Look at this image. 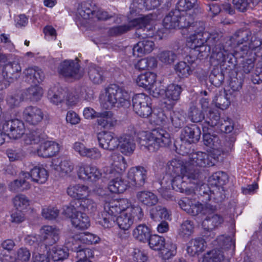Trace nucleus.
I'll return each mask as SVG.
<instances>
[{
  "mask_svg": "<svg viewBox=\"0 0 262 262\" xmlns=\"http://www.w3.org/2000/svg\"><path fill=\"white\" fill-rule=\"evenodd\" d=\"M185 59L189 64L186 61H180L174 67L176 73L180 77H187L192 74L193 70L191 66L194 63L195 59H193L191 56H188Z\"/></svg>",
  "mask_w": 262,
  "mask_h": 262,
  "instance_id": "obj_24",
  "label": "nucleus"
},
{
  "mask_svg": "<svg viewBox=\"0 0 262 262\" xmlns=\"http://www.w3.org/2000/svg\"><path fill=\"white\" fill-rule=\"evenodd\" d=\"M48 178V171L41 166H35L31 169V178L34 182L43 184L47 181Z\"/></svg>",
  "mask_w": 262,
  "mask_h": 262,
  "instance_id": "obj_33",
  "label": "nucleus"
},
{
  "mask_svg": "<svg viewBox=\"0 0 262 262\" xmlns=\"http://www.w3.org/2000/svg\"><path fill=\"white\" fill-rule=\"evenodd\" d=\"M42 94L43 90L42 88L36 85L25 90L21 95L24 98L26 99L36 102L40 99Z\"/></svg>",
  "mask_w": 262,
  "mask_h": 262,
  "instance_id": "obj_37",
  "label": "nucleus"
},
{
  "mask_svg": "<svg viewBox=\"0 0 262 262\" xmlns=\"http://www.w3.org/2000/svg\"><path fill=\"white\" fill-rule=\"evenodd\" d=\"M55 169L62 175L67 174L73 171L74 165L70 160L62 158L59 164L56 165Z\"/></svg>",
  "mask_w": 262,
  "mask_h": 262,
  "instance_id": "obj_59",
  "label": "nucleus"
},
{
  "mask_svg": "<svg viewBox=\"0 0 262 262\" xmlns=\"http://www.w3.org/2000/svg\"><path fill=\"white\" fill-rule=\"evenodd\" d=\"M188 117L194 123L200 122L205 119L202 111L193 104L189 108Z\"/></svg>",
  "mask_w": 262,
  "mask_h": 262,
  "instance_id": "obj_60",
  "label": "nucleus"
},
{
  "mask_svg": "<svg viewBox=\"0 0 262 262\" xmlns=\"http://www.w3.org/2000/svg\"><path fill=\"white\" fill-rule=\"evenodd\" d=\"M194 225L193 222L186 220L181 224L178 231V235L182 238L187 239L193 233Z\"/></svg>",
  "mask_w": 262,
  "mask_h": 262,
  "instance_id": "obj_44",
  "label": "nucleus"
},
{
  "mask_svg": "<svg viewBox=\"0 0 262 262\" xmlns=\"http://www.w3.org/2000/svg\"><path fill=\"white\" fill-rule=\"evenodd\" d=\"M156 81V75L151 72H146L139 75L136 82L141 87L144 88L150 91H154V84Z\"/></svg>",
  "mask_w": 262,
  "mask_h": 262,
  "instance_id": "obj_26",
  "label": "nucleus"
},
{
  "mask_svg": "<svg viewBox=\"0 0 262 262\" xmlns=\"http://www.w3.org/2000/svg\"><path fill=\"white\" fill-rule=\"evenodd\" d=\"M236 141L235 136L233 135L227 136L223 144L220 140V147L217 150L221 151L223 154H228L233 150L234 144Z\"/></svg>",
  "mask_w": 262,
  "mask_h": 262,
  "instance_id": "obj_52",
  "label": "nucleus"
},
{
  "mask_svg": "<svg viewBox=\"0 0 262 262\" xmlns=\"http://www.w3.org/2000/svg\"><path fill=\"white\" fill-rule=\"evenodd\" d=\"M79 177L85 180L96 181L102 176V173L97 167L92 165H82L78 171Z\"/></svg>",
  "mask_w": 262,
  "mask_h": 262,
  "instance_id": "obj_18",
  "label": "nucleus"
},
{
  "mask_svg": "<svg viewBox=\"0 0 262 262\" xmlns=\"http://www.w3.org/2000/svg\"><path fill=\"white\" fill-rule=\"evenodd\" d=\"M119 96H116L115 107H127L130 105V97L128 92L121 87L118 86Z\"/></svg>",
  "mask_w": 262,
  "mask_h": 262,
  "instance_id": "obj_48",
  "label": "nucleus"
},
{
  "mask_svg": "<svg viewBox=\"0 0 262 262\" xmlns=\"http://www.w3.org/2000/svg\"><path fill=\"white\" fill-rule=\"evenodd\" d=\"M21 71V68L18 62H9L3 67V75L5 80L2 81L5 83L6 81L9 83L13 82L19 77Z\"/></svg>",
  "mask_w": 262,
  "mask_h": 262,
  "instance_id": "obj_11",
  "label": "nucleus"
},
{
  "mask_svg": "<svg viewBox=\"0 0 262 262\" xmlns=\"http://www.w3.org/2000/svg\"><path fill=\"white\" fill-rule=\"evenodd\" d=\"M98 124L106 129H111L117 124V120L110 111H106L100 114L97 119Z\"/></svg>",
  "mask_w": 262,
  "mask_h": 262,
  "instance_id": "obj_27",
  "label": "nucleus"
},
{
  "mask_svg": "<svg viewBox=\"0 0 262 262\" xmlns=\"http://www.w3.org/2000/svg\"><path fill=\"white\" fill-rule=\"evenodd\" d=\"M203 139L204 144L209 147L217 149L220 147V139L216 135L203 134Z\"/></svg>",
  "mask_w": 262,
  "mask_h": 262,
  "instance_id": "obj_53",
  "label": "nucleus"
},
{
  "mask_svg": "<svg viewBox=\"0 0 262 262\" xmlns=\"http://www.w3.org/2000/svg\"><path fill=\"white\" fill-rule=\"evenodd\" d=\"M228 95V94L224 91L215 96L213 101L216 107L224 110L229 107L230 101Z\"/></svg>",
  "mask_w": 262,
  "mask_h": 262,
  "instance_id": "obj_50",
  "label": "nucleus"
},
{
  "mask_svg": "<svg viewBox=\"0 0 262 262\" xmlns=\"http://www.w3.org/2000/svg\"><path fill=\"white\" fill-rule=\"evenodd\" d=\"M224 259L223 252L217 248L207 252L203 258V262H221Z\"/></svg>",
  "mask_w": 262,
  "mask_h": 262,
  "instance_id": "obj_46",
  "label": "nucleus"
},
{
  "mask_svg": "<svg viewBox=\"0 0 262 262\" xmlns=\"http://www.w3.org/2000/svg\"><path fill=\"white\" fill-rule=\"evenodd\" d=\"M3 131L6 134V137L17 139L25 133L24 123L18 119H11L6 121L3 125Z\"/></svg>",
  "mask_w": 262,
  "mask_h": 262,
  "instance_id": "obj_7",
  "label": "nucleus"
},
{
  "mask_svg": "<svg viewBox=\"0 0 262 262\" xmlns=\"http://www.w3.org/2000/svg\"><path fill=\"white\" fill-rule=\"evenodd\" d=\"M170 119L175 127L180 128L185 122V115L183 112H172L170 114Z\"/></svg>",
  "mask_w": 262,
  "mask_h": 262,
  "instance_id": "obj_61",
  "label": "nucleus"
},
{
  "mask_svg": "<svg viewBox=\"0 0 262 262\" xmlns=\"http://www.w3.org/2000/svg\"><path fill=\"white\" fill-rule=\"evenodd\" d=\"M217 159L212 154L198 151L192 152L189 156V164L193 166L210 167L215 165Z\"/></svg>",
  "mask_w": 262,
  "mask_h": 262,
  "instance_id": "obj_8",
  "label": "nucleus"
},
{
  "mask_svg": "<svg viewBox=\"0 0 262 262\" xmlns=\"http://www.w3.org/2000/svg\"><path fill=\"white\" fill-rule=\"evenodd\" d=\"M95 5H92L89 2H84L78 8L77 16L84 19L94 18V13L95 11Z\"/></svg>",
  "mask_w": 262,
  "mask_h": 262,
  "instance_id": "obj_40",
  "label": "nucleus"
},
{
  "mask_svg": "<svg viewBox=\"0 0 262 262\" xmlns=\"http://www.w3.org/2000/svg\"><path fill=\"white\" fill-rule=\"evenodd\" d=\"M145 27L137 28L136 35L138 37H142L143 40L139 41L133 48V54L134 56H141L142 55L150 53L154 49L155 43L153 41L146 37V34H141V31Z\"/></svg>",
  "mask_w": 262,
  "mask_h": 262,
  "instance_id": "obj_5",
  "label": "nucleus"
},
{
  "mask_svg": "<svg viewBox=\"0 0 262 262\" xmlns=\"http://www.w3.org/2000/svg\"><path fill=\"white\" fill-rule=\"evenodd\" d=\"M72 224L78 229H85L90 226V219L84 213L79 211L72 220Z\"/></svg>",
  "mask_w": 262,
  "mask_h": 262,
  "instance_id": "obj_38",
  "label": "nucleus"
},
{
  "mask_svg": "<svg viewBox=\"0 0 262 262\" xmlns=\"http://www.w3.org/2000/svg\"><path fill=\"white\" fill-rule=\"evenodd\" d=\"M88 73L90 79L94 83L100 84L103 81V72L100 68H91Z\"/></svg>",
  "mask_w": 262,
  "mask_h": 262,
  "instance_id": "obj_63",
  "label": "nucleus"
},
{
  "mask_svg": "<svg viewBox=\"0 0 262 262\" xmlns=\"http://www.w3.org/2000/svg\"><path fill=\"white\" fill-rule=\"evenodd\" d=\"M208 33L190 34L188 38V43L189 47L192 49H195L198 47L206 43V36Z\"/></svg>",
  "mask_w": 262,
  "mask_h": 262,
  "instance_id": "obj_54",
  "label": "nucleus"
},
{
  "mask_svg": "<svg viewBox=\"0 0 262 262\" xmlns=\"http://www.w3.org/2000/svg\"><path fill=\"white\" fill-rule=\"evenodd\" d=\"M200 127L195 124L185 126L181 131V138L189 144L197 143L201 137Z\"/></svg>",
  "mask_w": 262,
  "mask_h": 262,
  "instance_id": "obj_16",
  "label": "nucleus"
},
{
  "mask_svg": "<svg viewBox=\"0 0 262 262\" xmlns=\"http://www.w3.org/2000/svg\"><path fill=\"white\" fill-rule=\"evenodd\" d=\"M112 167L108 169L110 175H120L127 167V163L124 158L117 153H114L111 156Z\"/></svg>",
  "mask_w": 262,
  "mask_h": 262,
  "instance_id": "obj_17",
  "label": "nucleus"
},
{
  "mask_svg": "<svg viewBox=\"0 0 262 262\" xmlns=\"http://www.w3.org/2000/svg\"><path fill=\"white\" fill-rule=\"evenodd\" d=\"M118 139L120 151L125 155L132 154L136 148L134 137L130 135L125 134Z\"/></svg>",
  "mask_w": 262,
  "mask_h": 262,
  "instance_id": "obj_21",
  "label": "nucleus"
},
{
  "mask_svg": "<svg viewBox=\"0 0 262 262\" xmlns=\"http://www.w3.org/2000/svg\"><path fill=\"white\" fill-rule=\"evenodd\" d=\"M210 181L215 185L222 187L228 182V176L225 172L217 171L212 175Z\"/></svg>",
  "mask_w": 262,
  "mask_h": 262,
  "instance_id": "obj_58",
  "label": "nucleus"
},
{
  "mask_svg": "<svg viewBox=\"0 0 262 262\" xmlns=\"http://www.w3.org/2000/svg\"><path fill=\"white\" fill-rule=\"evenodd\" d=\"M186 164L179 159H174L168 162L167 164V172L171 177L182 176Z\"/></svg>",
  "mask_w": 262,
  "mask_h": 262,
  "instance_id": "obj_25",
  "label": "nucleus"
},
{
  "mask_svg": "<svg viewBox=\"0 0 262 262\" xmlns=\"http://www.w3.org/2000/svg\"><path fill=\"white\" fill-rule=\"evenodd\" d=\"M23 118L28 124L36 125L43 119V113L41 109L36 106H29L24 109Z\"/></svg>",
  "mask_w": 262,
  "mask_h": 262,
  "instance_id": "obj_13",
  "label": "nucleus"
},
{
  "mask_svg": "<svg viewBox=\"0 0 262 262\" xmlns=\"http://www.w3.org/2000/svg\"><path fill=\"white\" fill-rule=\"evenodd\" d=\"M126 209H128V203L126 200H111L105 202L104 204V212L112 216H116L119 213L123 212Z\"/></svg>",
  "mask_w": 262,
  "mask_h": 262,
  "instance_id": "obj_15",
  "label": "nucleus"
},
{
  "mask_svg": "<svg viewBox=\"0 0 262 262\" xmlns=\"http://www.w3.org/2000/svg\"><path fill=\"white\" fill-rule=\"evenodd\" d=\"M58 71L60 74L66 78L79 79L83 76V72L80 70V66L77 61L66 60L61 63Z\"/></svg>",
  "mask_w": 262,
  "mask_h": 262,
  "instance_id": "obj_6",
  "label": "nucleus"
},
{
  "mask_svg": "<svg viewBox=\"0 0 262 262\" xmlns=\"http://www.w3.org/2000/svg\"><path fill=\"white\" fill-rule=\"evenodd\" d=\"M44 139V135L40 129L31 130L27 133L24 141L26 144H38Z\"/></svg>",
  "mask_w": 262,
  "mask_h": 262,
  "instance_id": "obj_47",
  "label": "nucleus"
},
{
  "mask_svg": "<svg viewBox=\"0 0 262 262\" xmlns=\"http://www.w3.org/2000/svg\"><path fill=\"white\" fill-rule=\"evenodd\" d=\"M170 142L169 133L163 127H158L146 135L145 146L149 151L154 152L160 147L169 145Z\"/></svg>",
  "mask_w": 262,
  "mask_h": 262,
  "instance_id": "obj_2",
  "label": "nucleus"
},
{
  "mask_svg": "<svg viewBox=\"0 0 262 262\" xmlns=\"http://www.w3.org/2000/svg\"><path fill=\"white\" fill-rule=\"evenodd\" d=\"M184 179L183 176L173 177L171 181L172 187L176 191L189 194L192 191L187 186V183Z\"/></svg>",
  "mask_w": 262,
  "mask_h": 262,
  "instance_id": "obj_39",
  "label": "nucleus"
},
{
  "mask_svg": "<svg viewBox=\"0 0 262 262\" xmlns=\"http://www.w3.org/2000/svg\"><path fill=\"white\" fill-rule=\"evenodd\" d=\"M139 201L145 206L151 207L156 205L158 202V196L149 191H141L137 193Z\"/></svg>",
  "mask_w": 262,
  "mask_h": 262,
  "instance_id": "obj_29",
  "label": "nucleus"
},
{
  "mask_svg": "<svg viewBox=\"0 0 262 262\" xmlns=\"http://www.w3.org/2000/svg\"><path fill=\"white\" fill-rule=\"evenodd\" d=\"M112 177H116V178L112 179L109 183L108 188L111 192L114 193L123 192L127 188L126 182L124 181L120 175H111ZM111 177V176L110 177Z\"/></svg>",
  "mask_w": 262,
  "mask_h": 262,
  "instance_id": "obj_32",
  "label": "nucleus"
},
{
  "mask_svg": "<svg viewBox=\"0 0 262 262\" xmlns=\"http://www.w3.org/2000/svg\"><path fill=\"white\" fill-rule=\"evenodd\" d=\"M41 238L46 246H51L59 239V231L50 226H45L41 229Z\"/></svg>",
  "mask_w": 262,
  "mask_h": 262,
  "instance_id": "obj_19",
  "label": "nucleus"
},
{
  "mask_svg": "<svg viewBox=\"0 0 262 262\" xmlns=\"http://www.w3.org/2000/svg\"><path fill=\"white\" fill-rule=\"evenodd\" d=\"M50 254L54 261H59L68 257V249L67 248L54 247L50 251Z\"/></svg>",
  "mask_w": 262,
  "mask_h": 262,
  "instance_id": "obj_56",
  "label": "nucleus"
},
{
  "mask_svg": "<svg viewBox=\"0 0 262 262\" xmlns=\"http://www.w3.org/2000/svg\"><path fill=\"white\" fill-rule=\"evenodd\" d=\"M151 218L156 222L165 221L169 219V214L165 207L161 206H157L152 208L150 211Z\"/></svg>",
  "mask_w": 262,
  "mask_h": 262,
  "instance_id": "obj_42",
  "label": "nucleus"
},
{
  "mask_svg": "<svg viewBox=\"0 0 262 262\" xmlns=\"http://www.w3.org/2000/svg\"><path fill=\"white\" fill-rule=\"evenodd\" d=\"M134 111L139 116L143 118H147L152 113L150 98L141 93L135 95L132 99Z\"/></svg>",
  "mask_w": 262,
  "mask_h": 262,
  "instance_id": "obj_3",
  "label": "nucleus"
},
{
  "mask_svg": "<svg viewBox=\"0 0 262 262\" xmlns=\"http://www.w3.org/2000/svg\"><path fill=\"white\" fill-rule=\"evenodd\" d=\"M75 243H82L88 245L96 244L99 241V237L89 232L81 233L77 235L72 239Z\"/></svg>",
  "mask_w": 262,
  "mask_h": 262,
  "instance_id": "obj_43",
  "label": "nucleus"
},
{
  "mask_svg": "<svg viewBox=\"0 0 262 262\" xmlns=\"http://www.w3.org/2000/svg\"><path fill=\"white\" fill-rule=\"evenodd\" d=\"M149 19L147 17H140L134 19L128 24L117 26L110 28L108 30V34L111 36L121 35L130 30L133 28H142L149 24Z\"/></svg>",
  "mask_w": 262,
  "mask_h": 262,
  "instance_id": "obj_4",
  "label": "nucleus"
},
{
  "mask_svg": "<svg viewBox=\"0 0 262 262\" xmlns=\"http://www.w3.org/2000/svg\"><path fill=\"white\" fill-rule=\"evenodd\" d=\"M147 242L150 247L154 250H161L165 246V238L156 234L151 235Z\"/></svg>",
  "mask_w": 262,
  "mask_h": 262,
  "instance_id": "obj_55",
  "label": "nucleus"
},
{
  "mask_svg": "<svg viewBox=\"0 0 262 262\" xmlns=\"http://www.w3.org/2000/svg\"><path fill=\"white\" fill-rule=\"evenodd\" d=\"M72 245L71 246L72 251L76 252L75 256L78 259V260H83L90 259L94 256L93 252L89 248H83L79 243H75L72 241Z\"/></svg>",
  "mask_w": 262,
  "mask_h": 262,
  "instance_id": "obj_34",
  "label": "nucleus"
},
{
  "mask_svg": "<svg viewBox=\"0 0 262 262\" xmlns=\"http://www.w3.org/2000/svg\"><path fill=\"white\" fill-rule=\"evenodd\" d=\"M88 187L77 184L70 185L67 188V193L71 197L75 199V200H82L88 193Z\"/></svg>",
  "mask_w": 262,
  "mask_h": 262,
  "instance_id": "obj_28",
  "label": "nucleus"
},
{
  "mask_svg": "<svg viewBox=\"0 0 262 262\" xmlns=\"http://www.w3.org/2000/svg\"><path fill=\"white\" fill-rule=\"evenodd\" d=\"M147 170L143 167L137 166L132 168L128 173L129 183L136 187L143 186L147 179Z\"/></svg>",
  "mask_w": 262,
  "mask_h": 262,
  "instance_id": "obj_12",
  "label": "nucleus"
},
{
  "mask_svg": "<svg viewBox=\"0 0 262 262\" xmlns=\"http://www.w3.org/2000/svg\"><path fill=\"white\" fill-rule=\"evenodd\" d=\"M80 211H85L88 213H93L97 210V204L92 199L83 198L82 200H77Z\"/></svg>",
  "mask_w": 262,
  "mask_h": 262,
  "instance_id": "obj_49",
  "label": "nucleus"
},
{
  "mask_svg": "<svg viewBox=\"0 0 262 262\" xmlns=\"http://www.w3.org/2000/svg\"><path fill=\"white\" fill-rule=\"evenodd\" d=\"M180 12L177 9L171 10L163 19L164 27L167 29H176L179 26V17Z\"/></svg>",
  "mask_w": 262,
  "mask_h": 262,
  "instance_id": "obj_30",
  "label": "nucleus"
},
{
  "mask_svg": "<svg viewBox=\"0 0 262 262\" xmlns=\"http://www.w3.org/2000/svg\"><path fill=\"white\" fill-rule=\"evenodd\" d=\"M234 34L227 39L226 44L221 47H216L212 50V56L219 62H225L230 56V52L233 46L236 44L241 50V47L244 44L238 43L236 39L233 38Z\"/></svg>",
  "mask_w": 262,
  "mask_h": 262,
  "instance_id": "obj_9",
  "label": "nucleus"
},
{
  "mask_svg": "<svg viewBox=\"0 0 262 262\" xmlns=\"http://www.w3.org/2000/svg\"><path fill=\"white\" fill-rule=\"evenodd\" d=\"M207 246V242L203 238H192L188 243L187 251L190 255L194 256L203 252Z\"/></svg>",
  "mask_w": 262,
  "mask_h": 262,
  "instance_id": "obj_22",
  "label": "nucleus"
},
{
  "mask_svg": "<svg viewBox=\"0 0 262 262\" xmlns=\"http://www.w3.org/2000/svg\"><path fill=\"white\" fill-rule=\"evenodd\" d=\"M133 223V219L129 212H121L120 215L116 217V224L120 229L124 230H128Z\"/></svg>",
  "mask_w": 262,
  "mask_h": 262,
  "instance_id": "obj_45",
  "label": "nucleus"
},
{
  "mask_svg": "<svg viewBox=\"0 0 262 262\" xmlns=\"http://www.w3.org/2000/svg\"><path fill=\"white\" fill-rule=\"evenodd\" d=\"M182 176L184 178L191 181L199 179L201 177V172L199 169L189 164L188 166L186 165Z\"/></svg>",
  "mask_w": 262,
  "mask_h": 262,
  "instance_id": "obj_57",
  "label": "nucleus"
},
{
  "mask_svg": "<svg viewBox=\"0 0 262 262\" xmlns=\"http://www.w3.org/2000/svg\"><path fill=\"white\" fill-rule=\"evenodd\" d=\"M118 86L117 84H111L105 89V93L100 98L101 106L106 110L115 107L116 96H119Z\"/></svg>",
  "mask_w": 262,
  "mask_h": 262,
  "instance_id": "obj_10",
  "label": "nucleus"
},
{
  "mask_svg": "<svg viewBox=\"0 0 262 262\" xmlns=\"http://www.w3.org/2000/svg\"><path fill=\"white\" fill-rule=\"evenodd\" d=\"M133 235L137 240L145 243L151 236V230L145 224H140L134 230Z\"/></svg>",
  "mask_w": 262,
  "mask_h": 262,
  "instance_id": "obj_35",
  "label": "nucleus"
},
{
  "mask_svg": "<svg viewBox=\"0 0 262 262\" xmlns=\"http://www.w3.org/2000/svg\"><path fill=\"white\" fill-rule=\"evenodd\" d=\"M211 244L214 247L223 249H228L232 247L234 249L235 247V239L230 236H225L224 235L218 236L211 242Z\"/></svg>",
  "mask_w": 262,
  "mask_h": 262,
  "instance_id": "obj_36",
  "label": "nucleus"
},
{
  "mask_svg": "<svg viewBox=\"0 0 262 262\" xmlns=\"http://www.w3.org/2000/svg\"><path fill=\"white\" fill-rule=\"evenodd\" d=\"M209 78L212 84L219 87L223 84L225 78L222 70L219 68H216L211 71Z\"/></svg>",
  "mask_w": 262,
  "mask_h": 262,
  "instance_id": "obj_51",
  "label": "nucleus"
},
{
  "mask_svg": "<svg viewBox=\"0 0 262 262\" xmlns=\"http://www.w3.org/2000/svg\"><path fill=\"white\" fill-rule=\"evenodd\" d=\"M221 36L218 33H212L206 36V43L212 49V50L216 47H221L224 45L220 41Z\"/></svg>",
  "mask_w": 262,
  "mask_h": 262,
  "instance_id": "obj_64",
  "label": "nucleus"
},
{
  "mask_svg": "<svg viewBox=\"0 0 262 262\" xmlns=\"http://www.w3.org/2000/svg\"><path fill=\"white\" fill-rule=\"evenodd\" d=\"M59 150V145L55 142L47 141L42 143L37 149L39 156L49 158L55 156Z\"/></svg>",
  "mask_w": 262,
  "mask_h": 262,
  "instance_id": "obj_20",
  "label": "nucleus"
},
{
  "mask_svg": "<svg viewBox=\"0 0 262 262\" xmlns=\"http://www.w3.org/2000/svg\"><path fill=\"white\" fill-rule=\"evenodd\" d=\"M235 38L239 44H244L241 47L243 54H247L250 51L262 48V30L254 31L239 29L234 33Z\"/></svg>",
  "mask_w": 262,
  "mask_h": 262,
  "instance_id": "obj_1",
  "label": "nucleus"
},
{
  "mask_svg": "<svg viewBox=\"0 0 262 262\" xmlns=\"http://www.w3.org/2000/svg\"><path fill=\"white\" fill-rule=\"evenodd\" d=\"M177 54L172 51L166 50L161 52L158 55L159 60L165 64H171L176 60Z\"/></svg>",
  "mask_w": 262,
  "mask_h": 262,
  "instance_id": "obj_62",
  "label": "nucleus"
},
{
  "mask_svg": "<svg viewBox=\"0 0 262 262\" xmlns=\"http://www.w3.org/2000/svg\"><path fill=\"white\" fill-rule=\"evenodd\" d=\"M99 146L106 150H113L119 146V139L113 136V133L108 132H100L98 134Z\"/></svg>",
  "mask_w": 262,
  "mask_h": 262,
  "instance_id": "obj_14",
  "label": "nucleus"
},
{
  "mask_svg": "<svg viewBox=\"0 0 262 262\" xmlns=\"http://www.w3.org/2000/svg\"><path fill=\"white\" fill-rule=\"evenodd\" d=\"M26 80L29 83L36 84L41 82L45 77L42 70L38 67H29L24 71Z\"/></svg>",
  "mask_w": 262,
  "mask_h": 262,
  "instance_id": "obj_23",
  "label": "nucleus"
},
{
  "mask_svg": "<svg viewBox=\"0 0 262 262\" xmlns=\"http://www.w3.org/2000/svg\"><path fill=\"white\" fill-rule=\"evenodd\" d=\"M182 89L180 85L175 84L169 85L165 90V97L167 99L174 104L180 98Z\"/></svg>",
  "mask_w": 262,
  "mask_h": 262,
  "instance_id": "obj_41",
  "label": "nucleus"
},
{
  "mask_svg": "<svg viewBox=\"0 0 262 262\" xmlns=\"http://www.w3.org/2000/svg\"><path fill=\"white\" fill-rule=\"evenodd\" d=\"M223 222V217L217 214H208L202 223L204 230H214Z\"/></svg>",
  "mask_w": 262,
  "mask_h": 262,
  "instance_id": "obj_31",
  "label": "nucleus"
}]
</instances>
